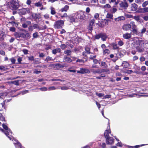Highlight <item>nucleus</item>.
<instances>
[{
	"instance_id": "obj_2",
	"label": "nucleus",
	"mask_w": 148,
	"mask_h": 148,
	"mask_svg": "<svg viewBox=\"0 0 148 148\" xmlns=\"http://www.w3.org/2000/svg\"><path fill=\"white\" fill-rule=\"evenodd\" d=\"M9 7L12 10H17L20 6L19 2L18 0H12L10 2Z\"/></svg>"
},
{
	"instance_id": "obj_51",
	"label": "nucleus",
	"mask_w": 148,
	"mask_h": 148,
	"mask_svg": "<svg viewBox=\"0 0 148 148\" xmlns=\"http://www.w3.org/2000/svg\"><path fill=\"white\" fill-rule=\"evenodd\" d=\"M91 68H92V69H94V68H97V69H99V66L95 64H93L92 65Z\"/></svg>"
},
{
	"instance_id": "obj_6",
	"label": "nucleus",
	"mask_w": 148,
	"mask_h": 148,
	"mask_svg": "<svg viewBox=\"0 0 148 148\" xmlns=\"http://www.w3.org/2000/svg\"><path fill=\"white\" fill-rule=\"evenodd\" d=\"M30 12V10L29 8H23L19 10V13L21 15H24Z\"/></svg>"
},
{
	"instance_id": "obj_26",
	"label": "nucleus",
	"mask_w": 148,
	"mask_h": 148,
	"mask_svg": "<svg viewBox=\"0 0 148 148\" xmlns=\"http://www.w3.org/2000/svg\"><path fill=\"white\" fill-rule=\"evenodd\" d=\"M64 53L66 54L67 56H70L71 55V50H66L64 51Z\"/></svg>"
},
{
	"instance_id": "obj_20",
	"label": "nucleus",
	"mask_w": 148,
	"mask_h": 148,
	"mask_svg": "<svg viewBox=\"0 0 148 148\" xmlns=\"http://www.w3.org/2000/svg\"><path fill=\"white\" fill-rule=\"evenodd\" d=\"M125 19V18L123 16H121L115 18L114 19L116 21H124Z\"/></svg>"
},
{
	"instance_id": "obj_64",
	"label": "nucleus",
	"mask_w": 148,
	"mask_h": 148,
	"mask_svg": "<svg viewBox=\"0 0 148 148\" xmlns=\"http://www.w3.org/2000/svg\"><path fill=\"white\" fill-rule=\"evenodd\" d=\"M32 1L31 0H27L26 2V3L27 5H30Z\"/></svg>"
},
{
	"instance_id": "obj_39",
	"label": "nucleus",
	"mask_w": 148,
	"mask_h": 148,
	"mask_svg": "<svg viewBox=\"0 0 148 148\" xmlns=\"http://www.w3.org/2000/svg\"><path fill=\"white\" fill-rule=\"evenodd\" d=\"M108 21H110V20L107 19H104L103 21L105 26L106 25H108Z\"/></svg>"
},
{
	"instance_id": "obj_47",
	"label": "nucleus",
	"mask_w": 148,
	"mask_h": 148,
	"mask_svg": "<svg viewBox=\"0 0 148 148\" xmlns=\"http://www.w3.org/2000/svg\"><path fill=\"white\" fill-rule=\"evenodd\" d=\"M2 126L3 128L4 129H5L6 130H8V127L7 125L5 124H2Z\"/></svg>"
},
{
	"instance_id": "obj_48",
	"label": "nucleus",
	"mask_w": 148,
	"mask_h": 148,
	"mask_svg": "<svg viewBox=\"0 0 148 148\" xmlns=\"http://www.w3.org/2000/svg\"><path fill=\"white\" fill-rule=\"evenodd\" d=\"M28 60L30 61H33L34 60V58L33 56H31L29 57H27Z\"/></svg>"
},
{
	"instance_id": "obj_32",
	"label": "nucleus",
	"mask_w": 148,
	"mask_h": 148,
	"mask_svg": "<svg viewBox=\"0 0 148 148\" xmlns=\"http://www.w3.org/2000/svg\"><path fill=\"white\" fill-rule=\"evenodd\" d=\"M113 15L111 14L108 13L106 17L108 18H110L112 19H113Z\"/></svg>"
},
{
	"instance_id": "obj_29",
	"label": "nucleus",
	"mask_w": 148,
	"mask_h": 148,
	"mask_svg": "<svg viewBox=\"0 0 148 148\" xmlns=\"http://www.w3.org/2000/svg\"><path fill=\"white\" fill-rule=\"evenodd\" d=\"M33 38L32 40H33L34 39L37 38L39 36L38 33V32H36L33 33L32 35Z\"/></svg>"
},
{
	"instance_id": "obj_33",
	"label": "nucleus",
	"mask_w": 148,
	"mask_h": 148,
	"mask_svg": "<svg viewBox=\"0 0 148 148\" xmlns=\"http://www.w3.org/2000/svg\"><path fill=\"white\" fill-rule=\"evenodd\" d=\"M148 5V1H146L144 2L142 4V6L143 8H146V7Z\"/></svg>"
},
{
	"instance_id": "obj_25",
	"label": "nucleus",
	"mask_w": 148,
	"mask_h": 148,
	"mask_svg": "<svg viewBox=\"0 0 148 148\" xmlns=\"http://www.w3.org/2000/svg\"><path fill=\"white\" fill-rule=\"evenodd\" d=\"M136 49L137 50V51L138 52H141L143 51L144 49L140 47L139 46H137L136 47Z\"/></svg>"
},
{
	"instance_id": "obj_38",
	"label": "nucleus",
	"mask_w": 148,
	"mask_h": 148,
	"mask_svg": "<svg viewBox=\"0 0 148 148\" xmlns=\"http://www.w3.org/2000/svg\"><path fill=\"white\" fill-rule=\"evenodd\" d=\"M96 95L98 96L99 97H101L104 95V94L102 93H98L97 92L96 93Z\"/></svg>"
},
{
	"instance_id": "obj_40",
	"label": "nucleus",
	"mask_w": 148,
	"mask_h": 148,
	"mask_svg": "<svg viewBox=\"0 0 148 148\" xmlns=\"http://www.w3.org/2000/svg\"><path fill=\"white\" fill-rule=\"evenodd\" d=\"M33 27L34 29H38L39 28V26L38 24H34L33 23Z\"/></svg>"
},
{
	"instance_id": "obj_58",
	"label": "nucleus",
	"mask_w": 148,
	"mask_h": 148,
	"mask_svg": "<svg viewBox=\"0 0 148 148\" xmlns=\"http://www.w3.org/2000/svg\"><path fill=\"white\" fill-rule=\"evenodd\" d=\"M48 89L49 90H55L56 89V88L54 86H51L50 87H49V88Z\"/></svg>"
},
{
	"instance_id": "obj_5",
	"label": "nucleus",
	"mask_w": 148,
	"mask_h": 148,
	"mask_svg": "<svg viewBox=\"0 0 148 148\" xmlns=\"http://www.w3.org/2000/svg\"><path fill=\"white\" fill-rule=\"evenodd\" d=\"M90 70L91 72L94 74H101L102 72H108L110 71L108 69H102L101 70L99 69H91Z\"/></svg>"
},
{
	"instance_id": "obj_55",
	"label": "nucleus",
	"mask_w": 148,
	"mask_h": 148,
	"mask_svg": "<svg viewBox=\"0 0 148 148\" xmlns=\"http://www.w3.org/2000/svg\"><path fill=\"white\" fill-rule=\"evenodd\" d=\"M15 30H16L15 28L14 27H10V31L12 32H15Z\"/></svg>"
},
{
	"instance_id": "obj_62",
	"label": "nucleus",
	"mask_w": 148,
	"mask_h": 148,
	"mask_svg": "<svg viewBox=\"0 0 148 148\" xmlns=\"http://www.w3.org/2000/svg\"><path fill=\"white\" fill-rule=\"evenodd\" d=\"M140 60L141 62H143L145 60V58L144 57H141L140 58Z\"/></svg>"
},
{
	"instance_id": "obj_41",
	"label": "nucleus",
	"mask_w": 148,
	"mask_h": 148,
	"mask_svg": "<svg viewBox=\"0 0 148 148\" xmlns=\"http://www.w3.org/2000/svg\"><path fill=\"white\" fill-rule=\"evenodd\" d=\"M34 29V28L33 27V26L32 25H30V26H29V27H28V30L29 32H32Z\"/></svg>"
},
{
	"instance_id": "obj_11",
	"label": "nucleus",
	"mask_w": 148,
	"mask_h": 148,
	"mask_svg": "<svg viewBox=\"0 0 148 148\" xmlns=\"http://www.w3.org/2000/svg\"><path fill=\"white\" fill-rule=\"evenodd\" d=\"M106 142L108 144H111L114 143V139L112 137H108L106 138Z\"/></svg>"
},
{
	"instance_id": "obj_27",
	"label": "nucleus",
	"mask_w": 148,
	"mask_h": 148,
	"mask_svg": "<svg viewBox=\"0 0 148 148\" xmlns=\"http://www.w3.org/2000/svg\"><path fill=\"white\" fill-rule=\"evenodd\" d=\"M50 9L51 10V14L52 15H54L56 13V12L54 8L51 7Z\"/></svg>"
},
{
	"instance_id": "obj_3",
	"label": "nucleus",
	"mask_w": 148,
	"mask_h": 148,
	"mask_svg": "<svg viewBox=\"0 0 148 148\" xmlns=\"http://www.w3.org/2000/svg\"><path fill=\"white\" fill-rule=\"evenodd\" d=\"M108 38V36L106 33H100L98 34L95 36V38L96 39H99L101 38L103 41H105Z\"/></svg>"
},
{
	"instance_id": "obj_59",
	"label": "nucleus",
	"mask_w": 148,
	"mask_h": 148,
	"mask_svg": "<svg viewBox=\"0 0 148 148\" xmlns=\"http://www.w3.org/2000/svg\"><path fill=\"white\" fill-rule=\"evenodd\" d=\"M138 59V57L137 56H134L133 58V61H135L137 60Z\"/></svg>"
},
{
	"instance_id": "obj_18",
	"label": "nucleus",
	"mask_w": 148,
	"mask_h": 148,
	"mask_svg": "<svg viewBox=\"0 0 148 148\" xmlns=\"http://www.w3.org/2000/svg\"><path fill=\"white\" fill-rule=\"evenodd\" d=\"M131 34L128 33H126L123 35V38L125 39H129L131 37Z\"/></svg>"
},
{
	"instance_id": "obj_9",
	"label": "nucleus",
	"mask_w": 148,
	"mask_h": 148,
	"mask_svg": "<svg viewBox=\"0 0 148 148\" xmlns=\"http://www.w3.org/2000/svg\"><path fill=\"white\" fill-rule=\"evenodd\" d=\"M122 28L124 31H129L131 28V25L129 24H125L122 26Z\"/></svg>"
},
{
	"instance_id": "obj_24",
	"label": "nucleus",
	"mask_w": 148,
	"mask_h": 148,
	"mask_svg": "<svg viewBox=\"0 0 148 148\" xmlns=\"http://www.w3.org/2000/svg\"><path fill=\"white\" fill-rule=\"evenodd\" d=\"M100 66L102 67L104 69H106L108 67V66L105 62L102 61L101 62Z\"/></svg>"
},
{
	"instance_id": "obj_21",
	"label": "nucleus",
	"mask_w": 148,
	"mask_h": 148,
	"mask_svg": "<svg viewBox=\"0 0 148 148\" xmlns=\"http://www.w3.org/2000/svg\"><path fill=\"white\" fill-rule=\"evenodd\" d=\"M69 9V6L68 5H65L64 7L62 8L60 10V11L62 12H66Z\"/></svg>"
},
{
	"instance_id": "obj_10",
	"label": "nucleus",
	"mask_w": 148,
	"mask_h": 148,
	"mask_svg": "<svg viewBox=\"0 0 148 148\" xmlns=\"http://www.w3.org/2000/svg\"><path fill=\"white\" fill-rule=\"evenodd\" d=\"M130 24L132 27V32L133 33L136 34L137 33L136 26L135 25L134 22H131Z\"/></svg>"
},
{
	"instance_id": "obj_50",
	"label": "nucleus",
	"mask_w": 148,
	"mask_h": 148,
	"mask_svg": "<svg viewBox=\"0 0 148 148\" xmlns=\"http://www.w3.org/2000/svg\"><path fill=\"white\" fill-rule=\"evenodd\" d=\"M103 53L104 54L109 53H110V51L108 49H106L103 50Z\"/></svg>"
},
{
	"instance_id": "obj_46",
	"label": "nucleus",
	"mask_w": 148,
	"mask_h": 148,
	"mask_svg": "<svg viewBox=\"0 0 148 148\" xmlns=\"http://www.w3.org/2000/svg\"><path fill=\"white\" fill-rule=\"evenodd\" d=\"M123 72L130 74L132 73L133 71L132 70H127Z\"/></svg>"
},
{
	"instance_id": "obj_14",
	"label": "nucleus",
	"mask_w": 148,
	"mask_h": 148,
	"mask_svg": "<svg viewBox=\"0 0 148 148\" xmlns=\"http://www.w3.org/2000/svg\"><path fill=\"white\" fill-rule=\"evenodd\" d=\"M138 5L135 3H133L131 5V11L133 12H135L138 9Z\"/></svg>"
},
{
	"instance_id": "obj_28",
	"label": "nucleus",
	"mask_w": 148,
	"mask_h": 148,
	"mask_svg": "<svg viewBox=\"0 0 148 148\" xmlns=\"http://www.w3.org/2000/svg\"><path fill=\"white\" fill-rule=\"evenodd\" d=\"M34 5L36 7H41V6H43L42 5V3L40 1L34 4Z\"/></svg>"
},
{
	"instance_id": "obj_30",
	"label": "nucleus",
	"mask_w": 148,
	"mask_h": 148,
	"mask_svg": "<svg viewBox=\"0 0 148 148\" xmlns=\"http://www.w3.org/2000/svg\"><path fill=\"white\" fill-rule=\"evenodd\" d=\"M85 50L88 54H90L91 53V52L90 51V49L89 47H86L85 48Z\"/></svg>"
},
{
	"instance_id": "obj_22",
	"label": "nucleus",
	"mask_w": 148,
	"mask_h": 148,
	"mask_svg": "<svg viewBox=\"0 0 148 148\" xmlns=\"http://www.w3.org/2000/svg\"><path fill=\"white\" fill-rule=\"evenodd\" d=\"M9 83L10 84H14L16 86H18L19 84L18 80L9 82Z\"/></svg>"
},
{
	"instance_id": "obj_36",
	"label": "nucleus",
	"mask_w": 148,
	"mask_h": 148,
	"mask_svg": "<svg viewBox=\"0 0 148 148\" xmlns=\"http://www.w3.org/2000/svg\"><path fill=\"white\" fill-rule=\"evenodd\" d=\"M60 47L62 50H64L67 47L66 45L64 44H62Z\"/></svg>"
},
{
	"instance_id": "obj_17",
	"label": "nucleus",
	"mask_w": 148,
	"mask_h": 148,
	"mask_svg": "<svg viewBox=\"0 0 148 148\" xmlns=\"http://www.w3.org/2000/svg\"><path fill=\"white\" fill-rule=\"evenodd\" d=\"M111 45L112 47L113 50H119L120 49L119 47L117 46V44L116 42H113L111 43Z\"/></svg>"
},
{
	"instance_id": "obj_4",
	"label": "nucleus",
	"mask_w": 148,
	"mask_h": 148,
	"mask_svg": "<svg viewBox=\"0 0 148 148\" xmlns=\"http://www.w3.org/2000/svg\"><path fill=\"white\" fill-rule=\"evenodd\" d=\"M64 25V21L61 20L57 21L55 22L54 27L55 29H61Z\"/></svg>"
},
{
	"instance_id": "obj_60",
	"label": "nucleus",
	"mask_w": 148,
	"mask_h": 148,
	"mask_svg": "<svg viewBox=\"0 0 148 148\" xmlns=\"http://www.w3.org/2000/svg\"><path fill=\"white\" fill-rule=\"evenodd\" d=\"M5 52L3 50H1L0 51V54L1 55L5 56Z\"/></svg>"
},
{
	"instance_id": "obj_43",
	"label": "nucleus",
	"mask_w": 148,
	"mask_h": 148,
	"mask_svg": "<svg viewBox=\"0 0 148 148\" xmlns=\"http://www.w3.org/2000/svg\"><path fill=\"white\" fill-rule=\"evenodd\" d=\"M6 68L3 66H0V70H3V71H6Z\"/></svg>"
},
{
	"instance_id": "obj_52",
	"label": "nucleus",
	"mask_w": 148,
	"mask_h": 148,
	"mask_svg": "<svg viewBox=\"0 0 148 148\" xmlns=\"http://www.w3.org/2000/svg\"><path fill=\"white\" fill-rule=\"evenodd\" d=\"M39 54V57L40 58H43L45 56V55L43 53H38Z\"/></svg>"
},
{
	"instance_id": "obj_12",
	"label": "nucleus",
	"mask_w": 148,
	"mask_h": 148,
	"mask_svg": "<svg viewBox=\"0 0 148 148\" xmlns=\"http://www.w3.org/2000/svg\"><path fill=\"white\" fill-rule=\"evenodd\" d=\"M120 5L121 7L124 8L125 9H127L128 6V3L124 0L123 2H121L120 3Z\"/></svg>"
},
{
	"instance_id": "obj_53",
	"label": "nucleus",
	"mask_w": 148,
	"mask_h": 148,
	"mask_svg": "<svg viewBox=\"0 0 148 148\" xmlns=\"http://www.w3.org/2000/svg\"><path fill=\"white\" fill-rule=\"evenodd\" d=\"M4 133L8 137V138H9L10 139H11V138L10 136H8V135H9V132L7 130L5 131V132H4Z\"/></svg>"
},
{
	"instance_id": "obj_7",
	"label": "nucleus",
	"mask_w": 148,
	"mask_h": 148,
	"mask_svg": "<svg viewBox=\"0 0 148 148\" xmlns=\"http://www.w3.org/2000/svg\"><path fill=\"white\" fill-rule=\"evenodd\" d=\"M41 14L39 13H33L32 15V18L35 21L39 20L41 18Z\"/></svg>"
},
{
	"instance_id": "obj_13",
	"label": "nucleus",
	"mask_w": 148,
	"mask_h": 148,
	"mask_svg": "<svg viewBox=\"0 0 148 148\" xmlns=\"http://www.w3.org/2000/svg\"><path fill=\"white\" fill-rule=\"evenodd\" d=\"M31 24V22L29 21H27L25 23L22 24V27L24 28H26L28 27V25Z\"/></svg>"
},
{
	"instance_id": "obj_37",
	"label": "nucleus",
	"mask_w": 148,
	"mask_h": 148,
	"mask_svg": "<svg viewBox=\"0 0 148 148\" xmlns=\"http://www.w3.org/2000/svg\"><path fill=\"white\" fill-rule=\"evenodd\" d=\"M10 60L11 61L12 64H15V61L16 60L14 58L12 57L11 58H10Z\"/></svg>"
},
{
	"instance_id": "obj_15",
	"label": "nucleus",
	"mask_w": 148,
	"mask_h": 148,
	"mask_svg": "<svg viewBox=\"0 0 148 148\" xmlns=\"http://www.w3.org/2000/svg\"><path fill=\"white\" fill-rule=\"evenodd\" d=\"M111 133V131L110 129L109 128L108 130H106L104 132V135L105 138H106L108 137H110L109 136V134H110Z\"/></svg>"
},
{
	"instance_id": "obj_42",
	"label": "nucleus",
	"mask_w": 148,
	"mask_h": 148,
	"mask_svg": "<svg viewBox=\"0 0 148 148\" xmlns=\"http://www.w3.org/2000/svg\"><path fill=\"white\" fill-rule=\"evenodd\" d=\"M45 46L47 47L45 48V49L46 50H48L49 49H50L51 48V45H45Z\"/></svg>"
},
{
	"instance_id": "obj_56",
	"label": "nucleus",
	"mask_w": 148,
	"mask_h": 148,
	"mask_svg": "<svg viewBox=\"0 0 148 148\" xmlns=\"http://www.w3.org/2000/svg\"><path fill=\"white\" fill-rule=\"evenodd\" d=\"M88 54V53H86L85 51H83L82 53V56L84 57H86L87 58V57H88L87 56Z\"/></svg>"
},
{
	"instance_id": "obj_19",
	"label": "nucleus",
	"mask_w": 148,
	"mask_h": 148,
	"mask_svg": "<svg viewBox=\"0 0 148 148\" xmlns=\"http://www.w3.org/2000/svg\"><path fill=\"white\" fill-rule=\"evenodd\" d=\"M61 49L59 48H56L53 49L52 51V53L53 54H56L57 53H61Z\"/></svg>"
},
{
	"instance_id": "obj_45",
	"label": "nucleus",
	"mask_w": 148,
	"mask_h": 148,
	"mask_svg": "<svg viewBox=\"0 0 148 148\" xmlns=\"http://www.w3.org/2000/svg\"><path fill=\"white\" fill-rule=\"evenodd\" d=\"M117 11V9L116 8H113L111 9L110 11L112 13H114Z\"/></svg>"
},
{
	"instance_id": "obj_54",
	"label": "nucleus",
	"mask_w": 148,
	"mask_h": 148,
	"mask_svg": "<svg viewBox=\"0 0 148 148\" xmlns=\"http://www.w3.org/2000/svg\"><path fill=\"white\" fill-rule=\"evenodd\" d=\"M18 62L19 64H21V62L22 61V58L21 57H19L17 59Z\"/></svg>"
},
{
	"instance_id": "obj_61",
	"label": "nucleus",
	"mask_w": 148,
	"mask_h": 148,
	"mask_svg": "<svg viewBox=\"0 0 148 148\" xmlns=\"http://www.w3.org/2000/svg\"><path fill=\"white\" fill-rule=\"evenodd\" d=\"M59 63L54 64L53 68H55L57 69H58Z\"/></svg>"
},
{
	"instance_id": "obj_49",
	"label": "nucleus",
	"mask_w": 148,
	"mask_h": 148,
	"mask_svg": "<svg viewBox=\"0 0 148 148\" xmlns=\"http://www.w3.org/2000/svg\"><path fill=\"white\" fill-rule=\"evenodd\" d=\"M5 100H4L3 101V102L2 103H1V105H2V108H4V109H5Z\"/></svg>"
},
{
	"instance_id": "obj_1",
	"label": "nucleus",
	"mask_w": 148,
	"mask_h": 148,
	"mask_svg": "<svg viewBox=\"0 0 148 148\" xmlns=\"http://www.w3.org/2000/svg\"><path fill=\"white\" fill-rule=\"evenodd\" d=\"M14 35L17 39L21 38L23 40H28L31 37V34L28 32L24 33L23 32H16Z\"/></svg>"
},
{
	"instance_id": "obj_34",
	"label": "nucleus",
	"mask_w": 148,
	"mask_h": 148,
	"mask_svg": "<svg viewBox=\"0 0 148 148\" xmlns=\"http://www.w3.org/2000/svg\"><path fill=\"white\" fill-rule=\"evenodd\" d=\"M99 26L101 27H103L105 25L103 21H101L98 24Z\"/></svg>"
},
{
	"instance_id": "obj_16",
	"label": "nucleus",
	"mask_w": 148,
	"mask_h": 148,
	"mask_svg": "<svg viewBox=\"0 0 148 148\" xmlns=\"http://www.w3.org/2000/svg\"><path fill=\"white\" fill-rule=\"evenodd\" d=\"M122 66L124 68H127L130 66V64L127 61H123L122 64Z\"/></svg>"
},
{
	"instance_id": "obj_57",
	"label": "nucleus",
	"mask_w": 148,
	"mask_h": 148,
	"mask_svg": "<svg viewBox=\"0 0 148 148\" xmlns=\"http://www.w3.org/2000/svg\"><path fill=\"white\" fill-rule=\"evenodd\" d=\"M76 62H83L84 63V61L82 59H77L76 61Z\"/></svg>"
},
{
	"instance_id": "obj_35",
	"label": "nucleus",
	"mask_w": 148,
	"mask_h": 148,
	"mask_svg": "<svg viewBox=\"0 0 148 148\" xmlns=\"http://www.w3.org/2000/svg\"><path fill=\"white\" fill-rule=\"evenodd\" d=\"M124 43L123 41L121 40H120L118 41V45L120 46H123L124 45Z\"/></svg>"
},
{
	"instance_id": "obj_44",
	"label": "nucleus",
	"mask_w": 148,
	"mask_h": 148,
	"mask_svg": "<svg viewBox=\"0 0 148 148\" xmlns=\"http://www.w3.org/2000/svg\"><path fill=\"white\" fill-rule=\"evenodd\" d=\"M23 52V53L24 54H28V52L29 51L28 50L26 49H23L22 50Z\"/></svg>"
},
{
	"instance_id": "obj_31",
	"label": "nucleus",
	"mask_w": 148,
	"mask_h": 148,
	"mask_svg": "<svg viewBox=\"0 0 148 148\" xmlns=\"http://www.w3.org/2000/svg\"><path fill=\"white\" fill-rule=\"evenodd\" d=\"M53 60V59L51 57L49 56H48L47 57L46 59L45 60V61L47 62L49 61H51V60Z\"/></svg>"
},
{
	"instance_id": "obj_23",
	"label": "nucleus",
	"mask_w": 148,
	"mask_h": 148,
	"mask_svg": "<svg viewBox=\"0 0 148 148\" xmlns=\"http://www.w3.org/2000/svg\"><path fill=\"white\" fill-rule=\"evenodd\" d=\"M64 60L65 61L68 63H71L72 62V59L66 56H65L64 57Z\"/></svg>"
},
{
	"instance_id": "obj_63",
	"label": "nucleus",
	"mask_w": 148,
	"mask_h": 148,
	"mask_svg": "<svg viewBox=\"0 0 148 148\" xmlns=\"http://www.w3.org/2000/svg\"><path fill=\"white\" fill-rule=\"evenodd\" d=\"M68 88L67 86H63L61 87V89L62 90H66Z\"/></svg>"
},
{
	"instance_id": "obj_8",
	"label": "nucleus",
	"mask_w": 148,
	"mask_h": 148,
	"mask_svg": "<svg viewBox=\"0 0 148 148\" xmlns=\"http://www.w3.org/2000/svg\"><path fill=\"white\" fill-rule=\"evenodd\" d=\"M95 22V20L94 19L91 20L89 22V25L88 26V29L91 32L93 30V26Z\"/></svg>"
}]
</instances>
